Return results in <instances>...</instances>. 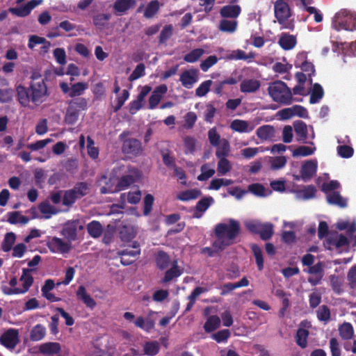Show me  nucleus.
<instances>
[{"label":"nucleus","mask_w":356,"mask_h":356,"mask_svg":"<svg viewBox=\"0 0 356 356\" xmlns=\"http://www.w3.org/2000/svg\"><path fill=\"white\" fill-rule=\"evenodd\" d=\"M80 113L68 105L65 115V122L69 125L74 124L79 119Z\"/></svg>","instance_id":"c03bdc74"},{"label":"nucleus","mask_w":356,"mask_h":356,"mask_svg":"<svg viewBox=\"0 0 356 356\" xmlns=\"http://www.w3.org/2000/svg\"><path fill=\"white\" fill-rule=\"evenodd\" d=\"M129 131H123L119 136L122 142V152L129 158H136L143 152L142 143L134 138H127Z\"/></svg>","instance_id":"0eeeda50"},{"label":"nucleus","mask_w":356,"mask_h":356,"mask_svg":"<svg viewBox=\"0 0 356 356\" xmlns=\"http://www.w3.org/2000/svg\"><path fill=\"white\" fill-rule=\"evenodd\" d=\"M274 14L277 22L281 25L282 29L293 31L295 28L291 8L287 0H277L274 3Z\"/></svg>","instance_id":"20e7f679"},{"label":"nucleus","mask_w":356,"mask_h":356,"mask_svg":"<svg viewBox=\"0 0 356 356\" xmlns=\"http://www.w3.org/2000/svg\"><path fill=\"white\" fill-rule=\"evenodd\" d=\"M324 90L321 84L316 83L312 86L310 95L309 103L312 104H316L323 97Z\"/></svg>","instance_id":"72a5a7b5"},{"label":"nucleus","mask_w":356,"mask_h":356,"mask_svg":"<svg viewBox=\"0 0 356 356\" xmlns=\"http://www.w3.org/2000/svg\"><path fill=\"white\" fill-rule=\"evenodd\" d=\"M241 12L238 5H227L222 6L220 10L221 17L224 18H237Z\"/></svg>","instance_id":"b1692460"},{"label":"nucleus","mask_w":356,"mask_h":356,"mask_svg":"<svg viewBox=\"0 0 356 356\" xmlns=\"http://www.w3.org/2000/svg\"><path fill=\"white\" fill-rule=\"evenodd\" d=\"M47 246L53 253H67L71 249V243L65 242L63 239L54 236L48 240Z\"/></svg>","instance_id":"4468645a"},{"label":"nucleus","mask_w":356,"mask_h":356,"mask_svg":"<svg viewBox=\"0 0 356 356\" xmlns=\"http://www.w3.org/2000/svg\"><path fill=\"white\" fill-rule=\"evenodd\" d=\"M216 147H218V149L216 152V156L218 159L226 158L228 156L230 151V145L227 140L225 138L222 139L219 146Z\"/></svg>","instance_id":"a18cd8bd"},{"label":"nucleus","mask_w":356,"mask_h":356,"mask_svg":"<svg viewBox=\"0 0 356 356\" xmlns=\"http://www.w3.org/2000/svg\"><path fill=\"white\" fill-rule=\"evenodd\" d=\"M154 198L151 194H147L143 199V215L148 216L152 210Z\"/></svg>","instance_id":"774afa93"},{"label":"nucleus","mask_w":356,"mask_h":356,"mask_svg":"<svg viewBox=\"0 0 356 356\" xmlns=\"http://www.w3.org/2000/svg\"><path fill=\"white\" fill-rule=\"evenodd\" d=\"M160 8L159 2L158 0H152L147 5L145 11L144 17L147 19H151L158 13Z\"/></svg>","instance_id":"a19ab883"},{"label":"nucleus","mask_w":356,"mask_h":356,"mask_svg":"<svg viewBox=\"0 0 356 356\" xmlns=\"http://www.w3.org/2000/svg\"><path fill=\"white\" fill-rule=\"evenodd\" d=\"M136 5V0H116L113 6V9L116 15L124 14L127 10L134 8Z\"/></svg>","instance_id":"a211bd4d"},{"label":"nucleus","mask_w":356,"mask_h":356,"mask_svg":"<svg viewBox=\"0 0 356 356\" xmlns=\"http://www.w3.org/2000/svg\"><path fill=\"white\" fill-rule=\"evenodd\" d=\"M316 150V147L312 148L308 146H300L295 149L292 152L293 157L307 156L313 154Z\"/></svg>","instance_id":"5fc2aeb1"},{"label":"nucleus","mask_w":356,"mask_h":356,"mask_svg":"<svg viewBox=\"0 0 356 356\" xmlns=\"http://www.w3.org/2000/svg\"><path fill=\"white\" fill-rule=\"evenodd\" d=\"M214 233L216 240L213 243V248L217 251H222L236 243V238L241 233L240 223L235 219L229 218L228 223L217 224Z\"/></svg>","instance_id":"f03ea898"},{"label":"nucleus","mask_w":356,"mask_h":356,"mask_svg":"<svg viewBox=\"0 0 356 356\" xmlns=\"http://www.w3.org/2000/svg\"><path fill=\"white\" fill-rule=\"evenodd\" d=\"M230 128L238 133H249L254 129V126L245 120L236 119L231 122Z\"/></svg>","instance_id":"412c9836"},{"label":"nucleus","mask_w":356,"mask_h":356,"mask_svg":"<svg viewBox=\"0 0 356 356\" xmlns=\"http://www.w3.org/2000/svg\"><path fill=\"white\" fill-rule=\"evenodd\" d=\"M237 25L236 20L222 19L220 22L219 29L223 32L234 33L236 30Z\"/></svg>","instance_id":"09e8293b"},{"label":"nucleus","mask_w":356,"mask_h":356,"mask_svg":"<svg viewBox=\"0 0 356 356\" xmlns=\"http://www.w3.org/2000/svg\"><path fill=\"white\" fill-rule=\"evenodd\" d=\"M286 158L284 156H275L270 159V164L273 170H279L286 164Z\"/></svg>","instance_id":"052dcab7"},{"label":"nucleus","mask_w":356,"mask_h":356,"mask_svg":"<svg viewBox=\"0 0 356 356\" xmlns=\"http://www.w3.org/2000/svg\"><path fill=\"white\" fill-rule=\"evenodd\" d=\"M88 234L94 238H99L103 233V227L97 220H92L87 225Z\"/></svg>","instance_id":"2f4dec72"},{"label":"nucleus","mask_w":356,"mask_h":356,"mask_svg":"<svg viewBox=\"0 0 356 356\" xmlns=\"http://www.w3.org/2000/svg\"><path fill=\"white\" fill-rule=\"evenodd\" d=\"M323 244L327 250H332L334 248L339 250L342 247L348 245L349 241L343 234H339L337 232H335L327 237Z\"/></svg>","instance_id":"f8f14e48"},{"label":"nucleus","mask_w":356,"mask_h":356,"mask_svg":"<svg viewBox=\"0 0 356 356\" xmlns=\"http://www.w3.org/2000/svg\"><path fill=\"white\" fill-rule=\"evenodd\" d=\"M28 88L19 85L16 87L17 98L22 106L26 107L31 102L35 106L43 103L49 96L44 79L41 74L34 71L31 75Z\"/></svg>","instance_id":"f257e3e1"},{"label":"nucleus","mask_w":356,"mask_h":356,"mask_svg":"<svg viewBox=\"0 0 356 356\" xmlns=\"http://www.w3.org/2000/svg\"><path fill=\"white\" fill-rule=\"evenodd\" d=\"M318 162L316 160H308L304 162L301 166V179L304 181H309L316 173Z\"/></svg>","instance_id":"dca6fc26"},{"label":"nucleus","mask_w":356,"mask_h":356,"mask_svg":"<svg viewBox=\"0 0 356 356\" xmlns=\"http://www.w3.org/2000/svg\"><path fill=\"white\" fill-rule=\"evenodd\" d=\"M208 138L210 144L213 147L219 146L221 143L220 136L215 127L209 130Z\"/></svg>","instance_id":"338daca9"},{"label":"nucleus","mask_w":356,"mask_h":356,"mask_svg":"<svg viewBox=\"0 0 356 356\" xmlns=\"http://www.w3.org/2000/svg\"><path fill=\"white\" fill-rule=\"evenodd\" d=\"M211 80H206L203 81L195 90V95L197 97L205 96L210 90V87L212 85Z\"/></svg>","instance_id":"69168bd1"},{"label":"nucleus","mask_w":356,"mask_h":356,"mask_svg":"<svg viewBox=\"0 0 356 356\" xmlns=\"http://www.w3.org/2000/svg\"><path fill=\"white\" fill-rule=\"evenodd\" d=\"M339 332L341 339H351L354 335L353 327L350 323L345 322L339 327Z\"/></svg>","instance_id":"e433bc0d"},{"label":"nucleus","mask_w":356,"mask_h":356,"mask_svg":"<svg viewBox=\"0 0 356 356\" xmlns=\"http://www.w3.org/2000/svg\"><path fill=\"white\" fill-rule=\"evenodd\" d=\"M32 270H33L31 268H23L22 275L20 277V281L23 282L22 288H9L5 291V293L13 295L25 293L27 292L33 283V277L31 274Z\"/></svg>","instance_id":"1a4fd4ad"},{"label":"nucleus","mask_w":356,"mask_h":356,"mask_svg":"<svg viewBox=\"0 0 356 356\" xmlns=\"http://www.w3.org/2000/svg\"><path fill=\"white\" fill-rule=\"evenodd\" d=\"M132 248H126L118 252V255L121 258V264L123 266H129L134 263V259H127V257L136 258L140 254V245L138 242L134 241L132 244Z\"/></svg>","instance_id":"2eb2a0df"},{"label":"nucleus","mask_w":356,"mask_h":356,"mask_svg":"<svg viewBox=\"0 0 356 356\" xmlns=\"http://www.w3.org/2000/svg\"><path fill=\"white\" fill-rule=\"evenodd\" d=\"M155 262L156 267L161 270L167 269L172 263L170 256L163 250H159L156 254Z\"/></svg>","instance_id":"a878e982"},{"label":"nucleus","mask_w":356,"mask_h":356,"mask_svg":"<svg viewBox=\"0 0 356 356\" xmlns=\"http://www.w3.org/2000/svg\"><path fill=\"white\" fill-rule=\"evenodd\" d=\"M20 342L19 330L9 328L0 336V344L10 350H13Z\"/></svg>","instance_id":"6e6552de"},{"label":"nucleus","mask_w":356,"mask_h":356,"mask_svg":"<svg viewBox=\"0 0 356 356\" xmlns=\"http://www.w3.org/2000/svg\"><path fill=\"white\" fill-rule=\"evenodd\" d=\"M202 195V192L199 189H190L179 193L177 199L181 201H188L195 200Z\"/></svg>","instance_id":"4c0bfd02"},{"label":"nucleus","mask_w":356,"mask_h":356,"mask_svg":"<svg viewBox=\"0 0 356 356\" xmlns=\"http://www.w3.org/2000/svg\"><path fill=\"white\" fill-rule=\"evenodd\" d=\"M38 209L42 214L44 215L45 218H49L51 215L57 213L54 207L51 206L49 202H43L38 206Z\"/></svg>","instance_id":"864d4df0"},{"label":"nucleus","mask_w":356,"mask_h":356,"mask_svg":"<svg viewBox=\"0 0 356 356\" xmlns=\"http://www.w3.org/2000/svg\"><path fill=\"white\" fill-rule=\"evenodd\" d=\"M204 53V49L201 48L194 49L184 56V60L187 63H195L200 59Z\"/></svg>","instance_id":"8fccbe9b"},{"label":"nucleus","mask_w":356,"mask_h":356,"mask_svg":"<svg viewBox=\"0 0 356 356\" xmlns=\"http://www.w3.org/2000/svg\"><path fill=\"white\" fill-rule=\"evenodd\" d=\"M184 123L183 124L184 128L186 129H191L193 128L197 117L195 113L190 111L186 113V115L184 117Z\"/></svg>","instance_id":"13d9d810"},{"label":"nucleus","mask_w":356,"mask_h":356,"mask_svg":"<svg viewBox=\"0 0 356 356\" xmlns=\"http://www.w3.org/2000/svg\"><path fill=\"white\" fill-rule=\"evenodd\" d=\"M201 174L197 176V179L200 181H206L215 174V170L209 168V163L203 164L201 168Z\"/></svg>","instance_id":"603ef678"},{"label":"nucleus","mask_w":356,"mask_h":356,"mask_svg":"<svg viewBox=\"0 0 356 356\" xmlns=\"http://www.w3.org/2000/svg\"><path fill=\"white\" fill-rule=\"evenodd\" d=\"M61 347L57 342H47L39 346V351L44 355H54L60 353Z\"/></svg>","instance_id":"cd10ccee"},{"label":"nucleus","mask_w":356,"mask_h":356,"mask_svg":"<svg viewBox=\"0 0 356 356\" xmlns=\"http://www.w3.org/2000/svg\"><path fill=\"white\" fill-rule=\"evenodd\" d=\"M120 238L122 241H131L136 236V232L133 227L124 226L120 229Z\"/></svg>","instance_id":"de8ad7c7"},{"label":"nucleus","mask_w":356,"mask_h":356,"mask_svg":"<svg viewBox=\"0 0 356 356\" xmlns=\"http://www.w3.org/2000/svg\"><path fill=\"white\" fill-rule=\"evenodd\" d=\"M71 193L74 194L76 200L81 199L88 193L89 186L86 182H78L73 188L70 189Z\"/></svg>","instance_id":"7c9ffc66"},{"label":"nucleus","mask_w":356,"mask_h":356,"mask_svg":"<svg viewBox=\"0 0 356 356\" xmlns=\"http://www.w3.org/2000/svg\"><path fill=\"white\" fill-rule=\"evenodd\" d=\"M134 325L146 332H150L154 327V321L149 318L145 319L143 316H138L135 320Z\"/></svg>","instance_id":"c9c22d12"},{"label":"nucleus","mask_w":356,"mask_h":356,"mask_svg":"<svg viewBox=\"0 0 356 356\" xmlns=\"http://www.w3.org/2000/svg\"><path fill=\"white\" fill-rule=\"evenodd\" d=\"M16 236L13 232L6 233L1 243V250L5 252H9L15 242Z\"/></svg>","instance_id":"49530a36"},{"label":"nucleus","mask_w":356,"mask_h":356,"mask_svg":"<svg viewBox=\"0 0 356 356\" xmlns=\"http://www.w3.org/2000/svg\"><path fill=\"white\" fill-rule=\"evenodd\" d=\"M231 169L232 166L228 159L226 158L219 159L217 170L220 175H224L229 172Z\"/></svg>","instance_id":"bf43d9fd"},{"label":"nucleus","mask_w":356,"mask_h":356,"mask_svg":"<svg viewBox=\"0 0 356 356\" xmlns=\"http://www.w3.org/2000/svg\"><path fill=\"white\" fill-rule=\"evenodd\" d=\"M251 250L255 258L257 268L259 271L264 269V257L261 248L256 243H253L250 246Z\"/></svg>","instance_id":"f704fd0d"},{"label":"nucleus","mask_w":356,"mask_h":356,"mask_svg":"<svg viewBox=\"0 0 356 356\" xmlns=\"http://www.w3.org/2000/svg\"><path fill=\"white\" fill-rule=\"evenodd\" d=\"M173 27L171 24L165 25L161 30L159 37V42L161 44H165L172 35Z\"/></svg>","instance_id":"6e6d98bb"},{"label":"nucleus","mask_w":356,"mask_h":356,"mask_svg":"<svg viewBox=\"0 0 356 356\" xmlns=\"http://www.w3.org/2000/svg\"><path fill=\"white\" fill-rule=\"evenodd\" d=\"M244 225L247 230L253 234H258L263 241L270 239L274 234V225L272 222H262L258 219L245 221Z\"/></svg>","instance_id":"423d86ee"},{"label":"nucleus","mask_w":356,"mask_h":356,"mask_svg":"<svg viewBox=\"0 0 356 356\" xmlns=\"http://www.w3.org/2000/svg\"><path fill=\"white\" fill-rule=\"evenodd\" d=\"M59 87L63 94L74 98L82 95L88 88L89 85L86 82H77L72 84L71 87H69L67 83L61 82L59 84Z\"/></svg>","instance_id":"9d476101"},{"label":"nucleus","mask_w":356,"mask_h":356,"mask_svg":"<svg viewBox=\"0 0 356 356\" xmlns=\"http://www.w3.org/2000/svg\"><path fill=\"white\" fill-rule=\"evenodd\" d=\"M309 331L306 329L299 328L296 335V343L302 348H305L307 346V338Z\"/></svg>","instance_id":"37998d69"},{"label":"nucleus","mask_w":356,"mask_h":356,"mask_svg":"<svg viewBox=\"0 0 356 356\" xmlns=\"http://www.w3.org/2000/svg\"><path fill=\"white\" fill-rule=\"evenodd\" d=\"M46 327L42 324L33 326L29 333V339L31 341H38L43 339L46 335Z\"/></svg>","instance_id":"c85d7f7f"},{"label":"nucleus","mask_w":356,"mask_h":356,"mask_svg":"<svg viewBox=\"0 0 356 356\" xmlns=\"http://www.w3.org/2000/svg\"><path fill=\"white\" fill-rule=\"evenodd\" d=\"M183 273V270L178 266L177 259H174L171 263V267L165 273L164 277L162 279L163 283H167L172 281L174 278L179 277Z\"/></svg>","instance_id":"4be33fe9"},{"label":"nucleus","mask_w":356,"mask_h":356,"mask_svg":"<svg viewBox=\"0 0 356 356\" xmlns=\"http://www.w3.org/2000/svg\"><path fill=\"white\" fill-rule=\"evenodd\" d=\"M213 202L214 200L211 196L204 197L200 200L196 204L195 211L193 213V218H201L202 216L203 213L205 212Z\"/></svg>","instance_id":"6ab92c4d"},{"label":"nucleus","mask_w":356,"mask_h":356,"mask_svg":"<svg viewBox=\"0 0 356 356\" xmlns=\"http://www.w3.org/2000/svg\"><path fill=\"white\" fill-rule=\"evenodd\" d=\"M220 325V318L216 316L213 315L209 316L204 325V329L206 332H211L219 327Z\"/></svg>","instance_id":"ea45409f"},{"label":"nucleus","mask_w":356,"mask_h":356,"mask_svg":"<svg viewBox=\"0 0 356 356\" xmlns=\"http://www.w3.org/2000/svg\"><path fill=\"white\" fill-rule=\"evenodd\" d=\"M268 92L272 99L282 105H290L293 102L292 92L282 81H276L270 84Z\"/></svg>","instance_id":"7ed1b4c3"},{"label":"nucleus","mask_w":356,"mask_h":356,"mask_svg":"<svg viewBox=\"0 0 356 356\" xmlns=\"http://www.w3.org/2000/svg\"><path fill=\"white\" fill-rule=\"evenodd\" d=\"M280 46L284 50L292 49L296 44V36L288 33H282L279 39Z\"/></svg>","instance_id":"bb28decb"},{"label":"nucleus","mask_w":356,"mask_h":356,"mask_svg":"<svg viewBox=\"0 0 356 356\" xmlns=\"http://www.w3.org/2000/svg\"><path fill=\"white\" fill-rule=\"evenodd\" d=\"M160 350V346L158 341H147L143 346V355L147 356H155Z\"/></svg>","instance_id":"58836bf2"},{"label":"nucleus","mask_w":356,"mask_h":356,"mask_svg":"<svg viewBox=\"0 0 356 356\" xmlns=\"http://www.w3.org/2000/svg\"><path fill=\"white\" fill-rule=\"evenodd\" d=\"M236 82L237 81H236V79H234L233 77H230V78L225 79L222 81L216 83L215 87L213 88V92L217 95H221L222 92V90H223V86L225 84L234 85L236 83Z\"/></svg>","instance_id":"0e129e2a"},{"label":"nucleus","mask_w":356,"mask_h":356,"mask_svg":"<svg viewBox=\"0 0 356 356\" xmlns=\"http://www.w3.org/2000/svg\"><path fill=\"white\" fill-rule=\"evenodd\" d=\"M76 295L77 298L82 301L88 308L93 309L96 307L97 303L95 300L87 293L85 286H79Z\"/></svg>","instance_id":"aec40b11"},{"label":"nucleus","mask_w":356,"mask_h":356,"mask_svg":"<svg viewBox=\"0 0 356 356\" xmlns=\"http://www.w3.org/2000/svg\"><path fill=\"white\" fill-rule=\"evenodd\" d=\"M87 150L88 156L92 159H96L99 156V149L95 147V142L90 136L87 138Z\"/></svg>","instance_id":"e2e57ef3"},{"label":"nucleus","mask_w":356,"mask_h":356,"mask_svg":"<svg viewBox=\"0 0 356 356\" xmlns=\"http://www.w3.org/2000/svg\"><path fill=\"white\" fill-rule=\"evenodd\" d=\"M332 27L337 31H356V13L342 9L336 13L332 21Z\"/></svg>","instance_id":"39448f33"},{"label":"nucleus","mask_w":356,"mask_h":356,"mask_svg":"<svg viewBox=\"0 0 356 356\" xmlns=\"http://www.w3.org/2000/svg\"><path fill=\"white\" fill-rule=\"evenodd\" d=\"M111 15L109 13H99L93 17L94 25L98 28L105 26L107 22L111 19Z\"/></svg>","instance_id":"4d7b16f0"},{"label":"nucleus","mask_w":356,"mask_h":356,"mask_svg":"<svg viewBox=\"0 0 356 356\" xmlns=\"http://www.w3.org/2000/svg\"><path fill=\"white\" fill-rule=\"evenodd\" d=\"M260 81L257 79H244L240 84V90L244 93L254 92L259 89Z\"/></svg>","instance_id":"393cba45"},{"label":"nucleus","mask_w":356,"mask_h":356,"mask_svg":"<svg viewBox=\"0 0 356 356\" xmlns=\"http://www.w3.org/2000/svg\"><path fill=\"white\" fill-rule=\"evenodd\" d=\"M293 127L296 140L298 142L306 143L307 138V127L305 122L301 120L293 123Z\"/></svg>","instance_id":"5701e85b"},{"label":"nucleus","mask_w":356,"mask_h":356,"mask_svg":"<svg viewBox=\"0 0 356 356\" xmlns=\"http://www.w3.org/2000/svg\"><path fill=\"white\" fill-rule=\"evenodd\" d=\"M198 73L199 72L197 69L184 70L179 77L181 85L186 88H192L194 83L198 80Z\"/></svg>","instance_id":"f3484780"},{"label":"nucleus","mask_w":356,"mask_h":356,"mask_svg":"<svg viewBox=\"0 0 356 356\" xmlns=\"http://www.w3.org/2000/svg\"><path fill=\"white\" fill-rule=\"evenodd\" d=\"M140 177V171L137 168H132L129 170V174L123 175L120 177L116 185V189L119 191L127 189L129 186L139 179Z\"/></svg>","instance_id":"ddd939ff"},{"label":"nucleus","mask_w":356,"mask_h":356,"mask_svg":"<svg viewBox=\"0 0 356 356\" xmlns=\"http://www.w3.org/2000/svg\"><path fill=\"white\" fill-rule=\"evenodd\" d=\"M185 154H193L195 150L196 140L192 136H187L184 138Z\"/></svg>","instance_id":"680f3d73"},{"label":"nucleus","mask_w":356,"mask_h":356,"mask_svg":"<svg viewBox=\"0 0 356 356\" xmlns=\"http://www.w3.org/2000/svg\"><path fill=\"white\" fill-rule=\"evenodd\" d=\"M257 136L262 140H267L274 136L275 129L271 125H263L256 131Z\"/></svg>","instance_id":"c756f323"},{"label":"nucleus","mask_w":356,"mask_h":356,"mask_svg":"<svg viewBox=\"0 0 356 356\" xmlns=\"http://www.w3.org/2000/svg\"><path fill=\"white\" fill-rule=\"evenodd\" d=\"M84 228L80 220H68L63 225L61 234L70 241L77 239V231Z\"/></svg>","instance_id":"9b49d317"},{"label":"nucleus","mask_w":356,"mask_h":356,"mask_svg":"<svg viewBox=\"0 0 356 356\" xmlns=\"http://www.w3.org/2000/svg\"><path fill=\"white\" fill-rule=\"evenodd\" d=\"M327 201L330 204L337 205L341 208H345L347 206L346 200L337 191L327 195Z\"/></svg>","instance_id":"473e14b6"},{"label":"nucleus","mask_w":356,"mask_h":356,"mask_svg":"<svg viewBox=\"0 0 356 356\" xmlns=\"http://www.w3.org/2000/svg\"><path fill=\"white\" fill-rule=\"evenodd\" d=\"M316 188L313 185L305 186L303 189L298 191L297 195L298 197L303 200H309L316 196Z\"/></svg>","instance_id":"79ce46f5"},{"label":"nucleus","mask_w":356,"mask_h":356,"mask_svg":"<svg viewBox=\"0 0 356 356\" xmlns=\"http://www.w3.org/2000/svg\"><path fill=\"white\" fill-rule=\"evenodd\" d=\"M69 106L80 113L81 111L88 108V100L84 97H77L71 100L69 102Z\"/></svg>","instance_id":"3c124183"}]
</instances>
